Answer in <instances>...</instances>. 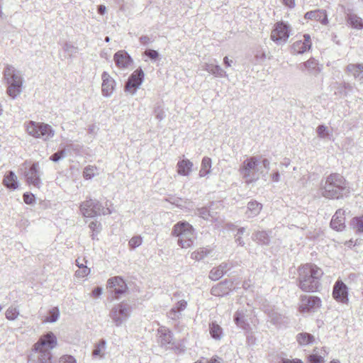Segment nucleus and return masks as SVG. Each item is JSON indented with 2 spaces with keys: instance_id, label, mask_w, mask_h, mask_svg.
Returning <instances> with one entry per match:
<instances>
[{
  "instance_id": "nucleus-6",
  "label": "nucleus",
  "mask_w": 363,
  "mask_h": 363,
  "mask_svg": "<svg viewBox=\"0 0 363 363\" xmlns=\"http://www.w3.org/2000/svg\"><path fill=\"white\" fill-rule=\"evenodd\" d=\"M1 310H2V307H1V306L0 305V312L1 311Z\"/></svg>"
},
{
  "instance_id": "nucleus-1",
  "label": "nucleus",
  "mask_w": 363,
  "mask_h": 363,
  "mask_svg": "<svg viewBox=\"0 0 363 363\" xmlns=\"http://www.w3.org/2000/svg\"><path fill=\"white\" fill-rule=\"evenodd\" d=\"M4 77L9 85L7 93L12 98L15 99L21 92L23 83L21 74L16 71L12 66H7L4 70Z\"/></svg>"
},
{
  "instance_id": "nucleus-3",
  "label": "nucleus",
  "mask_w": 363,
  "mask_h": 363,
  "mask_svg": "<svg viewBox=\"0 0 363 363\" xmlns=\"http://www.w3.org/2000/svg\"><path fill=\"white\" fill-rule=\"evenodd\" d=\"M19 315V311L13 306L9 307L6 311V317L9 320H15Z\"/></svg>"
},
{
  "instance_id": "nucleus-2",
  "label": "nucleus",
  "mask_w": 363,
  "mask_h": 363,
  "mask_svg": "<svg viewBox=\"0 0 363 363\" xmlns=\"http://www.w3.org/2000/svg\"><path fill=\"white\" fill-rule=\"evenodd\" d=\"M4 185L12 189H16L18 186L17 177L12 172H9L4 179Z\"/></svg>"
},
{
  "instance_id": "nucleus-4",
  "label": "nucleus",
  "mask_w": 363,
  "mask_h": 363,
  "mask_svg": "<svg viewBox=\"0 0 363 363\" xmlns=\"http://www.w3.org/2000/svg\"><path fill=\"white\" fill-rule=\"evenodd\" d=\"M2 1L3 0H0V18H3L4 16H3V13L1 11V4H2Z\"/></svg>"
},
{
  "instance_id": "nucleus-5",
  "label": "nucleus",
  "mask_w": 363,
  "mask_h": 363,
  "mask_svg": "<svg viewBox=\"0 0 363 363\" xmlns=\"http://www.w3.org/2000/svg\"><path fill=\"white\" fill-rule=\"evenodd\" d=\"M4 110L2 105L0 104V116L3 114Z\"/></svg>"
}]
</instances>
